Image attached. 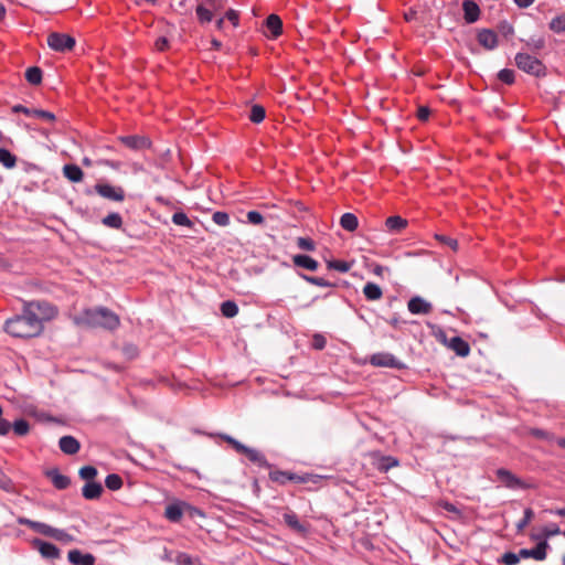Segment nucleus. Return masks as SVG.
Returning <instances> with one entry per match:
<instances>
[{"mask_svg":"<svg viewBox=\"0 0 565 565\" xmlns=\"http://www.w3.org/2000/svg\"><path fill=\"white\" fill-rule=\"evenodd\" d=\"M6 331L13 337L29 338L39 335L43 331V327L38 319L23 311L21 316L6 322Z\"/></svg>","mask_w":565,"mask_h":565,"instance_id":"2","label":"nucleus"},{"mask_svg":"<svg viewBox=\"0 0 565 565\" xmlns=\"http://www.w3.org/2000/svg\"><path fill=\"white\" fill-rule=\"evenodd\" d=\"M47 45L54 51L64 52L73 49L75 40L67 34L51 33L47 36Z\"/></svg>","mask_w":565,"mask_h":565,"instance_id":"6","label":"nucleus"},{"mask_svg":"<svg viewBox=\"0 0 565 565\" xmlns=\"http://www.w3.org/2000/svg\"><path fill=\"white\" fill-rule=\"evenodd\" d=\"M60 448L63 452L73 455L79 449L78 441L72 436H64L60 439Z\"/></svg>","mask_w":565,"mask_h":565,"instance_id":"21","label":"nucleus"},{"mask_svg":"<svg viewBox=\"0 0 565 565\" xmlns=\"http://www.w3.org/2000/svg\"><path fill=\"white\" fill-rule=\"evenodd\" d=\"M103 488L97 482H88L83 488V495L88 500L97 499L102 494Z\"/></svg>","mask_w":565,"mask_h":565,"instance_id":"24","label":"nucleus"},{"mask_svg":"<svg viewBox=\"0 0 565 565\" xmlns=\"http://www.w3.org/2000/svg\"><path fill=\"white\" fill-rule=\"evenodd\" d=\"M292 262L296 266L306 268L311 271L317 270L318 266H319V264L316 259L311 258L310 256L301 255V254L295 255L292 257Z\"/></svg>","mask_w":565,"mask_h":565,"instance_id":"20","label":"nucleus"},{"mask_svg":"<svg viewBox=\"0 0 565 565\" xmlns=\"http://www.w3.org/2000/svg\"><path fill=\"white\" fill-rule=\"evenodd\" d=\"M436 238L439 239L441 243L448 245L451 249L456 250L458 247V243L456 239L444 236V235H436Z\"/></svg>","mask_w":565,"mask_h":565,"instance_id":"51","label":"nucleus"},{"mask_svg":"<svg viewBox=\"0 0 565 565\" xmlns=\"http://www.w3.org/2000/svg\"><path fill=\"white\" fill-rule=\"evenodd\" d=\"M12 429L15 435L18 436H25L30 431V425L24 419H17L12 424Z\"/></svg>","mask_w":565,"mask_h":565,"instance_id":"32","label":"nucleus"},{"mask_svg":"<svg viewBox=\"0 0 565 565\" xmlns=\"http://www.w3.org/2000/svg\"><path fill=\"white\" fill-rule=\"evenodd\" d=\"M244 455L252 461L262 465L264 462V458L262 454L253 448L247 447L244 451Z\"/></svg>","mask_w":565,"mask_h":565,"instance_id":"43","label":"nucleus"},{"mask_svg":"<svg viewBox=\"0 0 565 565\" xmlns=\"http://www.w3.org/2000/svg\"><path fill=\"white\" fill-rule=\"evenodd\" d=\"M535 0H514L519 8H529Z\"/></svg>","mask_w":565,"mask_h":565,"instance_id":"60","label":"nucleus"},{"mask_svg":"<svg viewBox=\"0 0 565 565\" xmlns=\"http://www.w3.org/2000/svg\"><path fill=\"white\" fill-rule=\"evenodd\" d=\"M120 140L127 147L136 150L148 148L150 146V141L147 138L140 136L121 137Z\"/></svg>","mask_w":565,"mask_h":565,"instance_id":"16","label":"nucleus"},{"mask_svg":"<svg viewBox=\"0 0 565 565\" xmlns=\"http://www.w3.org/2000/svg\"><path fill=\"white\" fill-rule=\"evenodd\" d=\"M370 362L374 366H385V367H397L398 366V362L390 353L373 354L370 359Z\"/></svg>","mask_w":565,"mask_h":565,"instance_id":"10","label":"nucleus"},{"mask_svg":"<svg viewBox=\"0 0 565 565\" xmlns=\"http://www.w3.org/2000/svg\"><path fill=\"white\" fill-rule=\"evenodd\" d=\"M26 79L31 84H40L42 79V72L39 67H30L25 73Z\"/></svg>","mask_w":565,"mask_h":565,"instance_id":"37","label":"nucleus"},{"mask_svg":"<svg viewBox=\"0 0 565 565\" xmlns=\"http://www.w3.org/2000/svg\"><path fill=\"white\" fill-rule=\"evenodd\" d=\"M498 77L505 84H512L514 81V73L512 70L504 68L499 72Z\"/></svg>","mask_w":565,"mask_h":565,"instance_id":"45","label":"nucleus"},{"mask_svg":"<svg viewBox=\"0 0 565 565\" xmlns=\"http://www.w3.org/2000/svg\"><path fill=\"white\" fill-rule=\"evenodd\" d=\"M407 224H408L407 220H405L398 215L390 216L385 221V227H386L387 232L393 233V234L401 233L403 230L406 228Z\"/></svg>","mask_w":565,"mask_h":565,"instance_id":"13","label":"nucleus"},{"mask_svg":"<svg viewBox=\"0 0 565 565\" xmlns=\"http://www.w3.org/2000/svg\"><path fill=\"white\" fill-rule=\"evenodd\" d=\"M404 17H405V20H406V21L411 22V21H413V20L416 18V11H415V10H413V9H411L409 11H407V12L405 13V15H404Z\"/></svg>","mask_w":565,"mask_h":565,"instance_id":"62","label":"nucleus"},{"mask_svg":"<svg viewBox=\"0 0 565 565\" xmlns=\"http://www.w3.org/2000/svg\"><path fill=\"white\" fill-rule=\"evenodd\" d=\"M74 322L81 327L114 329L119 324V318L105 308L85 309L74 316Z\"/></svg>","mask_w":565,"mask_h":565,"instance_id":"1","label":"nucleus"},{"mask_svg":"<svg viewBox=\"0 0 565 565\" xmlns=\"http://www.w3.org/2000/svg\"><path fill=\"white\" fill-rule=\"evenodd\" d=\"M221 311H222L223 316H225L227 318H233L237 315L238 307L233 301H225L221 306Z\"/></svg>","mask_w":565,"mask_h":565,"instance_id":"33","label":"nucleus"},{"mask_svg":"<svg viewBox=\"0 0 565 565\" xmlns=\"http://www.w3.org/2000/svg\"><path fill=\"white\" fill-rule=\"evenodd\" d=\"M465 19L467 22L472 23L479 18V7L470 0L463 2Z\"/></svg>","mask_w":565,"mask_h":565,"instance_id":"22","label":"nucleus"},{"mask_svg":"<svg viewBox=\"0 0 565 565\" xmlns=\"http://www.w3.org/2000/svg\"><path fill=\"white\" fill-rule=\"evenodd\" d=\"M408 310L413 313V315H419V313H428L430 310H431V305L426 301L425 299L420 298V297H413L409 301H408Z\"/></svg>","mask_w":565,"mask_h":565,"instance_id":"11","label":"nucleus"},{"mask_svg":"<svg viewBox=\"0 0 565 565\" xmlns=\"http://www.w3.org/2000/svg\"><path fill=\"white\" fill-rule=\"evenodd\" d=\"M297 245L299 248L305 250H313L315 249V243L306 237H299L297 239Z\"/></svg>","mask_w":565,"mask_h":565,"instance_id":"48","label":"nucleus"},{"mask_svg":"<svg viewBox=\"0 0 565 565\" xmlns=\"http://www.w3.org/2000/svg\"><path fill=\"white\" fill-rule=\"evenodd\" d=\"M548 548L547 542H537L534 548H522L519 551L522 558H534L536 561H544L546 558V551Z\"/></svg>","mask_w":565,"mask_h":565,"instance_id":"8","label":"nucleus"},{"mask_svg":"<svg viewBox=\"0 0 565 565\" xmlns=\"http://www.w3.org/2000/svg\"><path fill=\"white\" fill-rule=\"evenodd\" d=\"M385 270H386V268H385V267L380 266V265H376V266L374 267V269H373V273H374L375 275H377V276H382V275H383V273H384Z\"/></svg>","mask_w":565,"mask_h":565,"instance_id":"63","label":"nucleus"},{"mask_svg":"<svg viewBox=\"0 0 565 565\" xmlns=\"http://www.w3.org/2000/svg\"><path fill=\"white\" fill-rule=\"evenodd\" d=\"M561 533L559 527L556 524H547L539 530V532L532 533L531 539L536 542H547L548 539Z\"/></svg>","mask_w":565,"mask_h":565,"instance_id":"9","label":"nucleus"},{"mask_svg":"<svg viewBox=\"0 0 565 565\" xmlns=\"http://www.w3.org/2000/svg\"><path fill=\"white\" fill-rule=\"evenodd\" d=\"M515 64L523 72L534 76H541L545 71V67L540 60L526 53L516 54Z\"/></svg>","mask_w":565,"mask_h":565,"instance_id":"4","label":"nucleus"},{"mask_svg":"<svg viewBox=\"0 0 565 565\" xmlns=\"http://www.w3.org/2000/svg\"><path fill=\"white\" fill-rule=\"evenodd\" d=\"M68 561L75 565H94L95 558L92 554H83L73 550L68 552Z\"/></svg>","mask_w":565,"mask_h":565,"instance_id":"14","label":"nucleus"},{"mask_svg":"<svg viewBox=\"0 0 565 565\" xmlns=\"http://www.w3.org/2000/svg\"><path fill=\"white\" fill-rule=\"evenodd\" d=\"M167 44H168V41L166 38H160L157 40L156 42V47L159 50V51H162L167 47Z\"/></svg>","mask_w":565,"mask_h":565,"instance_id":"61","label":"nucleus"},{"mask_svg":"<svg viewBox=\"0 0 565 565\" xmlns=\"http://www.w3.org/2000/svg\"><path fill=\"white\" fill-rule=\"evenodd\" d=\"M51 537H53L57 541L64 542V543L71 542L73 540L70 534H67L63 530H58V529H53Z\"/></svg>","mask_w":565,"mask_h":565,"instance_id":"46","label":"nucleus"},{"mask_svg":"<svg viewBox=\"0 0 565 565\" xmlns=\"http://www.w3.org/2000/svg\"><path fill=\"white\" fill-rule=\"evenodd\" d=\"M212 220L220 226H227L230 224V216L225 212H215L212 216Z\"/></svg>","mask_w":565,"mask_h":565,"instance_id":"42","label":"nucleus"},{"mask_svg":"<svg viewBox=\"0 0 565 565\" xmlns=\"http://www.w3.org/2000/svg\"><path fill=\"white\" fill-rule=\"evenodd\" d=\"M96 192L108 200L120 202L124 200V191L121 188L113 186L107 183H98L95 185Z\"/></svg>","mask_w":565,"mask_h":565,"instance_id":"7","label":"nucleus"},{"mask_svg":"<svg viewBox=\"0 0 565 565\" xmlns=\"http://www.w3.org/2000/svg\"><path fill=\"white\" fill-rule=\"evenodd\" d=\"M63 173L72 182H79L83 179V171L75 164L64 166Z\"/></svg>","mask_w":565,"mask_h":565,"instance_id":"25","label":"nucleus"},{"mask_svg":"<svg viewBox=\"0 0 565 565\" xmlns=\"http://www.w3.org/2000/svg\"><path fill=\"white\" fill-rule=\"evenodd\" d=\"M12 428V425L4 418H0V436H6L10 429Z\"/></svg>","mask_w":565,"mask_h":565,"instance_id":"53","label":"nucleus"},{"mask_svg":"<svg viewBox=\"0 0 565 565\" xmlns=\"http://www.w3.org/2000/svg\"><path fill=\"white\" fill-rule=\"evenodd\" d=\"M172 221L175 225L192 227V221L182 212H177L172 216Z\"/></svg>","mask_w":565,"mask_h":565,"instance_id":"39","label":"nucleus"},{"mask_svg":"<svg viewBox=\"0 0 565 565\" xmlns=\"http://www.w3.org/2000/svg\"><path fill=\"white\" fill-rule=\"evenodd\" d=\"M106 487L110 490H118L122 486L121 478L118 475H109L105 480Z\"/></svg>","mask_w":565,"mask_h":565,"instance_id":"40","label":"nucleus"},{"mask_svg":"<svg viewBox=\"0 0 565 565\" xmlns=\"http://www.w3.org/2000/svg\"><path fill=\"white\" fill-rule=\"evenodd\" d=\"M340 224L344 230L353 232L358 228L359 221L354 214L344 213L340 218Z\"/></svg>","mask_w":565,"mask_h":565,"instance_id":"27","label":"nucleus"},{"mask_svg":"<svg viewBox=\"0 0 565 565\" xmlns=\"http://www.w3.org/2000/svg\"><path fill=\"white\" fill-rule=\"evenodd\" d=\"M97 470L92 466L81 468L79 476L85 480H92L96 477Z\"/></svg>","mask_w":565,"mask_h":565,"instance_id":"44","label":"nucleus"},{"mask_svg":"<svg viewBox=\"0 0 565 565\" xmlns=\"http://www.w3.org/2000/svg\"><path fill=\"white\" fill-rule=\"evenodd\" d=\"M103 223L109 227L118 228L121 226V217L117 213H111L103 220Z\"/></svg>","mask_w":565,"mask_h":565,"instance_id":"41","label":"nucleus"},{"mask_svg":"<svg viewBox=\"0 0 565 565\" xmlns=\"http://www.w3.org/2000/svg\"><path fill=\"white\" fill-rule=\"evenodd\" d=\"M24 312H29L38 319L40 324L43 327L45 321H49L56 316L57 310L47 302L32 301L24 303Z\"/></svg>","mask_w":565,"mask_h":565,"instance_id":"3","label":"nucleus"},{"mask_svg":"<svg viewBox=\"0 0 565 565\" xmlns=\"http://www.w3.org/2000/svg\"><path fill=\"white\" fill-rule=\"evenodd\" d=\"M312 345L319 350L323 349L326 345V339L322 335L317 334L313 337Z\"/></svg>","mask_w":565,"mask_h":565,"instance_id":"56","label":"nucleus"},{"mask_svg":"<svg viewBox=\"0 0 565 565\" xmlns=\"http://www.w3.org/2000/svg\"><path fill=\"white\" fill-rule=\"evenodd\" d=\"M12 109L15 113L21 111L28 116H34V117L44 119L46 121H54V119H55L54 114H52L50 111L41 110V109H30V108L23 107L21 105H17Z\"/></svg>","mask_w":565,"mask_h":565,"instance_id":"12","label":"nucleus"},{"mask_svg":"<svg viewBox=\"0 0 565 565\" xmlns=\"http://www.w3.org/2000/svg\"><path fill=\"white\" fill-rule=\"evenodd\" d=\"M270 479L276 482L285 483L287 480L296 481L299 483H303L308 480L307 477L290 475L284 471H273L270 473Z\"/></svg>","mask_w":565,"mask_h":565,"instance_id":"19","label":"nucleus"},{"mask_svg":"<svg viewBox=\"0 0 565 565\" xmlns=\"http://www.w3.org/2000/svg\"><path fill=\"white\" fill-rule=\"evenodd\" d=\"M17 159L15 157L8 151L7 149H0V163L8 169H11L15 166Z\"/></svg>","mask_w":565,"mask_h":565,"instance_id":"30","label":"nucleus"},{"mask_svg":"<svg viewBox=\"0 0 565 565\" xmlns=\"http://www.w3.org/2000/svg\"><path fill=\"white\" fill-rule=\"evenodd\" d=\"M33 544L38 547L39 552L44 557L55 558L58 556V550L51 543H46L41 540H34Z\"/></svg>","mask_w":565,"mask_h":565,"instance_id":"18","label":"nucleus"},{"mask_svg":"<svg viewBox=\"0 0 565 565\" xmlns=\"http://www.w3.org/2000/svg\"><path fill=\"white\" fill-rule=\"evenodd\" d=\"M437 341L443 343L448 349L455 351L459 356H467L470 352L469 344L459 337L448 338L441 329H438L435 333Z\"/></svg>","mask_w":565,"mask_h":565,"instance_id":"5","label":"nucleus"},{"mask_svg":"<svg viewBox=\"0 0 565 565\" xmlns=\"http://www.w3.org/2000/svg\"><path fill=\"white\" fill-rule=\"evenodd\" d=\"M247 220L252 224H262L264 221L262 214L256 211H249L247 213Z\"/></svg>","mask_w":565,"mask_h":565,"instance_id":"50","label":"nucleus"},{"mask_svg":"<svg viewBox=\"0 0 565 565\" xmlns=\"http://www.w3.org/2000/svg\"><path fill=\"white\" fill-rule=\"evenodd\" d=\"M334 268L341 273H347L350 269V265L344 262H339L334 264Z\"/></svg>","mask_w":565,"mask_h":565,"instance_id":"59","label":"nucleus"},{"mask_svg":"<svg viewBox=\"0 0 565 565\" xmlns=\"http://www.w3.org/2000/svg\"><path fill=\"white\" fill-rule=\"evenodd\" d=\"M266 25H267L268 30L271 32V35L274 38H277L278 35H280L281 30H282V22L278 15L270 14L267 18Z\"/></svg>","mask_w":565,"mask_h":565,"instance_id":"26","label":"nucleus"},{"mask_svg":"<svg viewBox=\"0 0 565 565\" xmlns=\"http://www.w3.org/2000/svg\"><path fill=\"white\" fill-rule=\"evenodd\" d=\"M225 19L228 20L233 24V26H237L238 25L239 17H238V13L235 10H228L225 13L224 20Z\"/></svg>","mask_w":565,"mask_h":565,"instance_id":"52","label":"nucleus"},{"mask_svg":"<svg viewBox=\"0 0 565 565\" xmlns=\"http://www.w3.org/2000/svg\"><path fill=\"white\" fill-rule=\"evenodd\" d=\"M521 559L520 553H505L502 556V562L505 565H516Z\"/></svg>","mask_w":565,"mask_h":565,"instance_id":"47","label":"nucleus"},{"mask_svg":"<svg viewBox=\"0 0 565 565\" xmlns=\"http://www.w3.org/2000/svg\"><path fill=\"white\" fill-rule=\"evenodd\" d=\"M225 439L236 449V451L238 452H242L244 454V451L246 450V446H244L243 444H241L239 441L233 439L232 437H225Z\"/></svg>","mask_w":565,"mask_h":565,"instance_id":"54","label":"nucleus"},{"mask_svg":"<svg viewBox=\"0 0 565 565\" xmlns=\"http://www.w3.org/2000/svg\"><path fill=\"white\" fill-rule=\"evenodd\" d=\"M182 515V509L179 504H170L166 509V516L170 521H178Z\"/></svg>","mask_w":565,"mask_h":565,"instance_id":"36","label":"nucleus"},{"mask_svg":"<svg viewBox=\"0 0 565 565\" xmlns=\"http://www.w3.org/2000/svg\"><path fill=\"white\" fill-rule=\"evenodd\" d=\"M265 118V109L264 107L259 106V105H254L250 109V115H249V119L253 121V122H260L263 121Z\"/></svg>","mask_w":565,"mask_h":565,"instance_id":"38","label":"nucleus"},{"mask_svg":"<svg viewBox=\"0 0 565 565\" xmlns=\"http://www.w3.org/2000/svg\"><path fill=\"white\" fill-rule=\"evenodd\" d=\"M363 294L369 300H377L382 297V289L373 282H367L363 288Z\"/></svg>","mask_w":565,"mask_h":565,"instance_id":"28","label":"nucleus"},{"mask_svg":"<svg viewBox=\"0 0 565 565\" xmlns=\"http://www.w3.org/2000/svg\"><path fill=\"white\" fill-rule=\"evenodd\" d=\"M19 523L28 525L32 530H34L35 532H38V533H40L42 535H45V536H50V537H51V534H52L53 529H54V527H52V526H50V525H47L45 523L35 522V521H32V520H29V519H25V518L19 519Z\"/></svg>","mask_w":565,"mask_h":565,"instance_id":"15","label":"nucleus"},{"mask_svg":"<svg viewBox=\"0 0 565 565\" xmlns=\"http://www.w3.org/2000/svg\"><path fill=\"white\" fill-rule=\"evenodd\" d=\"M551 512L556 514V515L565 518V509H557V510H554V511H551Z\"/></svg>","mask_w":565,"mask_h":565,"instance_id":"64","label":"nucleus"},{"mask_svg":"<svg viewBox=\"0 0 565 565\" xmlns=\"http://www.w3.org/2000/svg\"><path fill=\"white\" fill-rule=\"evenodd\" d=\"M306 281L312 284V285H316V286H324V281L322 278H317V277H310V276H306V275H302L301 276Z\"/></svg>","mask_w":565,"mask_h":565,"instance_id":"57","label":"nucleus"},{"mask_svg":"<svg viewBox=\"0 0 565 565\" xmlns=\"http://www.w3.org/2000/svg\"><path fill=\"white\" fill-rule=\"evenodd\" d=\"M532 518H533V511H532L531 509H526V510L524 511V518H523V520H522V521H520V522L518 523V525H516V526H518V530H519V531H522V530H523V529L529 524V522L532 520Z\"/></svg>","mask_w":565,"mask_h":565,"instance_id":"49","label":"nucleus"},{"mask_svg":"<svg viewBox=\"0 0 565 565\" xmlns=\"http://www.w3.org/2000/svg\"><path fill=\"white\" fill-rule=\"evenodd\" d=\"M46 475L57 489H65L70 484V479L66 476L61 475L56 469L47 471Z\"/></svg>","mask_w":565,"mask_h":565,"instance_id":"23","label":"nucleus"},{"mask_svg":"<svg viewBox=\"0 0 565 565\" xmlns=\"http://www.w3.org/2000/svg\"><path fill=\"white\" fill-rule=\"evenodd\" d=\"M478 41L483 47L488 50L494 49L498 44L497 34L490 30L480 31L478 34Z\"/></svg>","mask_w":565,"mask_h":565,"instance_id":"17","label":"nucleus"},{"mask_svg":"<svg viewBox=\"0 0 565 565\" xmlns=\"http://www.w3.org/2000/svg\"><path fill=\"white\" fill-rule=\"evenodd\" d=\"M497 476L499 481L507 487H514L518 483L516 479L508 470L500 469L497 471Z\"/></svg>","mask_w":565,"mask_h":565,"instance_id":"29","label":"nucleus"},{"mask_svg":"<svg viewBox=\"0 0 565 565\" xmlns=\"http://www.w3.org/2000/svg\"><path fill=\"white\" fill-rule=\"evenodd\" d=\"M212 11H213L212 9H210L203 4L198 6L196 14H198L200 22H202V23L210 22L213 18Z\"/></svg>","mask_w":565,"mask_h":565,"instance_id":"34","label":"nucleus"},{"mask_svg":"<svg viewBox=\"0 0 565 565\" xmlns=\"http://www.w3.org/2000/svg\"><path fill=\"white\" fill-rule=\"evenodd\" d=\"M204 6L214 11H217L221 9V1L220 0H205Z\"/></svg>","mask_w":565,"mask_h":565,"instance_id":"58","label":"nucleus"},{"mask_svg":"<svg viewBox=\"0 0 565 565\" xmlns=\"http://www.w3.org/2000/svg\"><path fill=\"white\" fill-rule=\"evenodd\" d=\"M430 110L426 106H420L417 110V116L420 120H427L429 117Z\"/></svg>","mask_w":565,"mask_h":565,"instance_id":"55","label":"nucleus"},{"mask_svg":"<svg viewBox=\"0 0 565 565\" xmlns=\"http://www.w3.org/2000/svg\"><path fill=\"white\" fill-rule=\"evenodd\" d=\"M284 520L286 524L295 531L302 532L305 530L301 523L298 521L296 514L292 512H286L284 514Z\"/></svg>","mask_w":565,"mask_h":565,"instance_id":"31","label":"nucleus"},{"mask_svg":"<svg viewBox=\"0 0 565 565\" xmlns=\"http://www.w3.org/2000/svg\"><path fill=\"white\" fill-rule=\"evenodd\" d=\"M550 29L556 33L565 32V14L555 17L550 22Z\"/></svg>","mask_w":565,"mask_h":565,"instance_id":"35","label":"nucleus"}]
</instances>
